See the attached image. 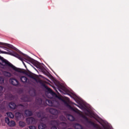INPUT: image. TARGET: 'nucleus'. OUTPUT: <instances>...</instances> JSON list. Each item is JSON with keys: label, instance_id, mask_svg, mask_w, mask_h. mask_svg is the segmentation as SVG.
Listing matches in <instances>:
<instances>
[{"label": "nucleus", "instance_id": "39", "mask_svg": "<svg viewBox=\"0 0 129 129\" xmlns=\"http://www.w3.org/2000/svg\"><path fill=\"white\" fill-rule=\"evenodd\" d=\"M2 116V115L1 114H0V116Z\"/></svg>", "mask_w": 129, "mask_h": 129}, {"label": "nucleus", "instance_id": "22", "mask_svg": "<svg viewBox=\"0 0 129 129\" xmlns=\"http://www.w3.org/2000/svg\"><path fill=\"white\" fill-rule=\"evenodd\" d=\"M7 115L8 116V117L11 118H13L14 116V114L12 112H8L7 113Z\"/></svg>", "mask_w": 129, "mask_h": 129}, {"label": "nucleus", "instance_id": "10", "mask_svg": "<svg viewBox=\"0 0 129 129\" xmlns=\"http://www.w3.org/2000/svg\"><path fill=\"white\" fill-rule=\"evenodd\" d=\"M26 122L28 124H35L36 123V119L33 117H29L26 118Z\"/></svg>", "mask_w": 129, "mask_h": 129}, {"label": "nucleus", "instance_id": "25", "mask_svg": "<svg viewBox=\"0 0 129 129\" xmlns=\"http://www.w3.org/2000/svg\"><path fill=\"white\" fill-rule=\"evenodd\" d=\"M4 87L3 86H0V96H2L3 95L4 92H3Z\"/></svg>", "mask_w": 129, "mask_h": 129}, {"label": "nucleus", "instance_id": "13", "mask_svg": "<svg viewBox=\"0 0 129 129\" xmlns=\"http://www.w3.org/2000/svg\"><path fill=\"white\" fill-rule=\"evenodd\" d=\"M9 108L12 110H14L16 108L17 105L14 102H10L9 103Z\"/></svg>", "mask_w": 129, "mask_h": 129}, {"label": "nucleus", "instance_id": "38", "mask_svg": "<svg viewBox=\"0 0 129 129\" xmlns=\"http://www.w3.org/2000/svg\"><path fill=\"white\" fill-rule=\"evenodd\" d=\"M68 101L69 100V98H68Z\"/></svg>", "mask_w": 129, "mask_h": 129}, {"label": "nucleus", "instance_id": "1", "mask_svg": "<svg viewBox=\"0 0 129 129\" xmlns=\"http://www.w3.org/2000/svg\"><path fill=\"white\" fill-rule=\"evenodd\" d=\"M0 67L8 71H11V69L12 68L16 71L12 73V74L16 76H19V73H21L26 75L35 81L37 80V78L34 76L33 73L30 72H27L24 70L16 68V67L1 56H0Z\"/></svg>", "mask_w": 129, "mask_h": 129}, {"label": "nucleus", "instance_id": "23", "mask_svg": "<svg viewBox=\"0 0 129 129\" xmlns=\"http://www.w3.org/2000/svg\"><path fill=\"white\" fill-rule=\"evenodd\" d=\"M26 124L25 122H23L22 121H20L19 122V125L21 127H24L25 126H26Z\"/></svg>", "mask_w": 129, "mask_h": 129}, {"label": "nucleus", "instance_id": "19", "mask_svg": "<svg viewBox=\"0 0 129 129\" xmlns=\"http://www.w3.org/2000/svg\"><path fill=\"white\" fill-rule=\"evenodd\" d=\"M46 125L45 124H43L42 123H40V124H39L38 128L39 129H45L46 128Z\"/></svg>", "mask_w": 129, "mask_h": 129}, {"label": "nucleus", "instance_id": "24", "mask_svg": "<svg viewBox=\"0 0 129 129\" xmlns=\"http://www.w3.org/2000/svg\"><path fill=\"white\" fill-rule=\"evenodd\" d=\"M68 119H69V120H71V121H73L74 119H75V118H74V116H73L72 115H70Z\"/></svg>", "mask_w": 129, "mask_h": 129}, {"label": "nucleus", "instance_id": "11", "mask_svg": "<svg viewBox=\"0 0 129 129\" xmlns=\"http://www.w3.org/2000/svg\"><path fill=\"white\" fill-rule=\"evenodd\" d=\"M53 123H54L56 126H59V125H67V123L64 122H60L58 120H54L53 121Z\"/></svg>", "mask_w": 129, "mask_h": 129}, {"label": "nucleus", "instance_id": "36", "mask_svg": "<svg viewBox=\"0 0 129 129\" xmlns=\"http://www.w3.org/2000/svg\"><path fill=\"white\" fill-rule=\"evenodd\" d=\"M72 104H73L75 106H78V105L77 104H76L75 103H72Z\"/></svg>", "mask_w": 129, "mask_h": 129}, {"label": "nucleus", "instance_id": "30", "mask_svg": "<svg viewBox=\"0 0 129 129\" xmlns=\"http://www.w3.org/2000/svg\"><path fill=\"white\" fill-rule=\"evenodd\" d=\"M18 107H20V108H22V109H24V107H25V106H24V105H22V104H20V105H19L18 106Z\"/></svg>", "mask_w": 129, "mask_h": 129}, {"label": "nucleus", "instance_id": "40", "mask_svg": "<svg viewBox=\"0 0 129 129\" xmlns=\"http://www.w3.org/2000/svg\"><path fill=\"white\" fill-rule=\"evenodd\" d=\"M69 129H72V128H69Z\"/></svg>", "mask_w": 129, "mask_h": 129}, {"label": "nucleus", "instance_id": "32", "mask_svg": "<svg viewBox=\"0 0 129 129\" xmlns=\"http://www.w3.org/2000/svg\"><path fill=\"white\" fill-rule=\"evenodd\" d=\"M29 127L30 129H37L35 126H30Z\"/></svg>", "mask_w": 129, "mask_h": 129}, {"label": "nucleus", "instance_id": "31", "mask_svg": "<svg viewBox=\"0 0 129 129\" xmlns=\"http://www.w3.org/2000/svg\"><path fill=\"white\" fill-rule=\"evenodd\" d=\"M57 98L59 100H61L62 101H63V99L62 98L61 96H57Z\"/></svg>", "mask_w": 129, "mask_h": 129}, {"label": "nucleus", "instance_id": "35", "mask_svg": "<svg viewBox=\"0 0 129 129\" xmlns=\"http://www.w3.org/2000/svg\"><path fill=\"white\" fill-rule=\"evenodd\" d=\"M51 129H57L56 126H53L51 127Z\"/></svg>", "mask_w": 129, "mask_h": 129}, {"label": "nucleus", "instance_id": "29", "mask_svg": "<svg viewBox=\"0 0 129 129\" xmlns=\"http://www.w3.org/2000/svg\"><path fill=\"white\" fill-rule=\"evenodd\" d=\"M4 82H5L4 79L2 77H0V84H3L4 83Z\"/></svg>", "mask_w": 129, "mask_h": 129}, {"label": "nucleus", "instance_id": "15", "mask_svg": "<svg viewBox=\"0 0 129 129\" xmlns=\"http://www.w3.org/2000/svg\"><path fill=\"white\" fill-rule=\"evenodd\" d=\"M24 113L26 116H31L33 115L32 111L29 110H26L24 112Z\"/></svg>", "mask_w": 129, "mask_h": 129}, {"label": "nucleus", "instance_id": "12", "mask_svg": "<svg viewBox=\"0 0 129 129\" xmlns=\"http://www.w3.org/2000/svg\"><path fill=\"white\" fill-rule=\"evenodd\" d=\"M49 112L52 115H56L58 114V111L55 109H53L52 108H50Z\"/></svg>", "mask_w": 129, "mask_h": 129}, {"label": "nucleus", "instance_id": "27", "mask_svg": "<svg viewBox=\"0 0 129 129\" xmlns=\"http://www.w3.org/2000/svg\"><path fill=\"white\" fill-rule=\"evenodd\" d=\"M5 122L6 123H7L8 125L9 124V123L10 122V118H9V117L5 118Z\"/></svg>", "mask_w": 129, "mask_h": 129}, {"label": "nucleus", "instance_id": "6", "mask_svg": "<svg viewBox=\"0 0 129 129\" xmlns=\"http://www.w3.org/2000/svg\"><path fill=\"white\" fill-rule=\"evenodd\" d=\"M63 103L64 104L70 109L75 111V112H77V111L75 109L73 108L71 105L69 104V103L67 102V100H64V99H62V101Z\"/></svg>", "mask_w": 129, "mask_h": 129}, {"label": "nucleus", "instance_id": "28", "mask_svg": "<svg viewBox=\"0 0 129 129\" xmlns=\"http://www.w3.org/2000/svg\"><path fill=\"white\" fill-rule=\"evenodd\" d=\"M5 109V107L4 106V105L2 104H0V111H2Z\"/></svg>", "mask_w": 129, "mask_h": 129}, {"label": "nucleus", "instance_id": "5", "mask_svg": "<svg viewBox=\"0 0 129 129\" xmlns=\"http://www.w3.org/2000/svg\"><path fill=\"white\" fill-rule=\"evenodd\" d=\"M35 114L38 117L41 118V121H44V122H45L48 119V118L45 116V113H44V112H36Z\"/></svg>", "mask_w": 129, "mask_h": 129}, {"label": "nucleus", "instance_id": "21", "mask_svg": "<svg viewBox=\"0 0 129 129\" xmlns=\"http://www.w3.org/2000/svg\"><path fill=\"white\" fill-rule=\"evenodd\" d=\"M45 87L47 90L48 92L50 94L54 93L53 91L52 90V89L48 88L47 86H45Z\"/></svg>", "mask_w": 129, "mask_h": 129}, {"label": "nucleus", "instance_id": "7", "mask_svg": "<svg viewBox=\"0 0 129 129\" xmlns=\"http://www.w3.org/2000/svg\"><path fill=\"white\" fill-rule=\"evenodd\" d=\"M63 103L64 104L70 109L75 111V112H77V111L75 109L73 108L71 105L69 104V103L67 102V100H64V99H62V101Z\"/></svg>", "mask_w": 129, "mask_h": 129}, {"label": "nucleus", "instance_id": "18", "mask_svg": "<svg viewBox=\"0 0 129 129\" xmlns=\"http://www.w3.org/2000/svg\"><path fill=\"white\" fill-rule=\"evenodd\" d=\"M74 127L76 129H82L83 128L82 125H81V124H78V123H76V124H75L74 125Z\"/></svg>", "mask_w": 129, "mask_h": 129}, {"label": "nucleus", "instance_id": "20", "mask_svg": "<svg viewBox=\"0 0 129 129\" xmlns=\"http://www.w3.org/2000/svg\"><path fill=\"white\" fill-rule=\"evenodd\" d=\"M15 125H16V122L14 120H11L10 121L8 125H9L10 126L13 127L15 126Z\"/></svg>", "mask_w": 129, "mask_h": 129}, {"label": "nucleus", "instance_id": "9", "mask_svg": "<svg viewBox=\"0 0 129 129\" xmlns=\"http://www.w3.org/2000/svg\"><path fill=\"white\" fill-rule=\"evenodd\" d=\"M12 56H15L17 58H18L19 59H20V60L23 61V64H24V67L25 68H27V66L26 65V64L24 63V62L23 61V58L21 57V55L19 54H18L16 52H15L14 54L12 53L11 54Z\"/></svg>", "mask_w": 129, "mask_h": 129}, {"label": "nucleus", "instance_id": "14", "mask_svg": "<svg viewBox=\"0 0 129 129\" xmlns=\"http://www.w3.org/2000/svg\"><path fill=\"white\" fill-rule=\"evenodd\" d=\"M23 114L19 112H16L15 114V117L16 118V120H20V118L22 117Z\"/></svg>", "mask_w": 129, "mask_h": 129}, {"label": "nucleus", "instance_id": "33", "mask_svg": "<svg viewBox=\"0 0 129 129\" xmlns=\"http://www.w3.org/2000/svg\"><path fill=\"white\" fill-rule=\"evenodd\" d=\"M47 76L51 77V78H53V77L52 76V75H51L50 73H48L47 74H45Z\"/></svg>", "mask_w": 129, "mask_h": 129}, {"label": "nucleus", "instance_id": "16", "mask_svg": "<svg viewBox=\"0 0 129 129\" xmlns=\"http://www.w3.org/2000/svg\"><path fill=\"white\" fill-rule=\"evenodd\" d=\"M20 81L22 83H27L28 81V78L26 77L25 76H21L20 77Z\"/></svg>", "mask_w": 129, "mask_h": 129}, {"label": "nucleus", "instance_id": "26", "mask_svg": "<svg viewBox=\"0 0 129 129\" xmlns=\"http://www.w3.org/2000/svg\"><path fill=\"white\" fill-rule=\"evenodd\" d=\"M59 118L62 121H64L65 120H66V118L64 117V116H59Z\"/></svg>", "mask_w": 129, "mask_h": 129}, {"label": "nucleus", "instance_id": "2", "mask_svg": "<svg viewBox=\"0 0 129 129\" xmlns=\"http://www.w3.org/2000/svg\"><path fill=\"white\" fill-rule=\"evenodd\" d=\"M0 45H6L9 48L16 50V51H17L18 52L22 55V56L24 57L25 60L28 61L29 62H30L34 66L39 69L42 73H43V74H45V69L44 68V65L43 64L40 63L39 62L33 59V58L30 57L27 54H24L23 53L21 52L19 49L14 47L13 45L11 44L4 43L3 42H0ZM0 48L4 49H6V47L2 46H0Z\"/></svg>", "mask_w": 129, "mask_h": 129}, {"label": "nucleus", "instance_id": "34", "mask_svg": "<svg viewBox=\"0 0 129 129\" xmlns=\"http://www.w3.org/2000/svg\"><path fill=\"white\" fill-rule=\"evenodd\" d=\"M10 97L11 98V100L14 99V96L12 94L10 95Z\"/></svg>", "mask_w": 129, "mask_h": 129}, {"label": "nucleus", "instance_id": "3", "mask_svg": "<svg viewBox=\"0 0 129 129\" xmlns=\"http://www.w3.org/2000/svg\"><path fill=\"white\" fill-rule=\"evenodd\" d=\"M35 103L38 106V107L41 106H46V105H48L49 106L52 107L53 106V102L51 100H46L45 102H44V104L42 105L43 103V100L41 98H36L35 100Z\"/></svg>", "mask_w": 129, "mask_h": 129}, {"label": "nucleus", "instance_id": "17", "mask_svg": "<svg viewBox=\"0 0 129 129\" xmlns=\"http://www.w3.org/2000/svg\"><path fill=\"white\" fill-rule=\"evenodd\" d=\"M3 75L6 77H8V78H10L12 76V74L10 73V72H7V71H5L3 72Z\"/></svg>", "mask_w": 129, "mask_h": 129}, {"label": "nucleus", "instance_id": "4", "mask_svg": "<svg viewBox=\"0 0 129 129\" xmlns=\"http://www.w3.org/2000/svg\"><path fill=\"white\" fill-rule=\"evenodd\" d=\"M81 116L86 120V122L93 125V126H94L96 128L102 129L100 127L98 126V124H95V122L90 120L87 117H86V116H85V115H84L83 114H81ZM103 129H110L109 127L105 126V125H103Z\"/></svg>", "mask_w": 129, "mask_h": 129}, {"label": "nucleus", "instance_id": "8", "mask_svg": "<svg viewBox=\"0 0 129 129\" xmlns=\"http://www.w3.org/2000/svg\"><path fill=\"white\" fill-rule=\"evenodd\" d=\"M10 83L14 86H18L19 84V81L15 78H10L9 80Z\"/></svg>", "mask_w": 129, "mask_h": 129}, {"label": "nucleus", "instance_id": "37", "mask_svg": "<svg viewBox=\"0 0 129 129\" xmlns=\"http://www.w3.org/2000/svg\"><path fill=\"white\" fill-rule=\"evenodd\" d=\"M34 95H36V92H34Z\"/></svg>", "mask_w": 129, "mask_h": 129}]
</instances>
